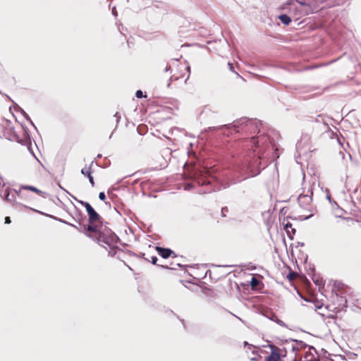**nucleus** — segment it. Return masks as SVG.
<instances>
[{"instance_id": "f257e3e1", "label": "nucleus", "mask_w": 361, "mask_h": 361, "mask_svg": "<svg viewBox=\"0 0 361 361\" xmlns=\"http://www.w3.org/2000/svg\"><path fill=\"white\" fill-rule=\"evenodd\" d=\"M250 143L252 152L247 156L240 168L242 179L258 175L260 173L261 165H264L262 169L267 166V163H262L265 157L264 153L269 148L274 149L275 147L274 140L271 139L269 135L264 133L252 137Z\"/></svg>"}, {"instance_id": "f03ea898", "label": "nucleus", "mask_w": 361, "mask_h": 361, "mask_svg": "<svg viewBox=\"0 0 361 361\" xmlns=\"http://www.w3.org/2000/svg\"><path fill=\"white\" fill-rule=\"evenodd\" d=\"M56 219L61 223L68 224L76 228L80 232L84 233L87 237L92 238L103 247H105V245L111 246L116 243L118 240L117 235L110 230H98V226L96 223L90 224V225H87V226H85L83 228H82V227L78 228L75 225L69 224L63 219Z\"/></svg>"}, {"instance_id": "7ed1b4c3", "label": "nucleus", "mask_w": 361, "mask_h": 361, "mask_svg": "<svg viewBox=\"0 0 361 361\" xmlns=\"http://www.w3.org/2000/svg\"><path fill=\"white\" fill-rule=\"evenodd\" d=\"M190 178L200 186H210L209 189L200 191L199 193H209L215 190L214 183L216 178L207 168H193L190 172Z\"/></svg>"}, {"instance_id": "20e7f679", "label": "nucleus", "mask_w": 361, "mask_h": 361, "mask_svg": "<svg viewBox=\"0 0 361 361\" xmlns=\"http://www.w3.org/2000/svg\"><path fill=\"white\" fill-rule=\"evenodd\" d=\"M261 126V122L256 119L242 118L240 120L235 121L233 124L224 125L219 127H213L212 129L218 130L221 129L223 128H228L233 127L238 133L243 131L252 134L255 133L256 132H257V133H259ZM209 129H212V128H209Z\"/></svg>"}, {"instance_id": "39448f33", "label": "nucleus", "mask_w": 361, "mask_h": 361, "mask_svg": "<svg viewBox=\"0 0 361 361\" xmlns=\"http://www.w3.org/2000/svg\"><path fill=\"white\" fill-rule=\"evenodd\" d=\"M314 183L308 185L307 193H300L298 197L299 206L302 209L310 212L311 214L304 218V220L309 219L314 214L315 208L312 204L313 185Z\"/></svg>"}, {"instance_id": "423d86ee", "label": "nucleus", "mask_w": 361, "mask_h": 361, "mask_svg": "<svg viewBox=\"0 0 361 361\" xmlns=\"http://www.w3.org/2000/svg\"><path fill=\"white\" fill-rule=\"evenodd\" d=\"M80 203L86 209V212L89 216L90 224L101 222V216L88 202L80 201Z\"/></svg>"}, {"instance_id": "0eeeda50", "label": "nucleus", "mask_w": 361, "mask_h": 361, "mask_svg": "<svg viewBox=\"0 0 361 361\" xmlns=\"http://www.w3.org/2000/svg\"><path fill=\"white\" fill-rule=\"evenodd\" d=\"M93 161L91 162L90 165L89 166H85L81 169V173L84 176L87 177L89 179L90 183L92 187L94 186V181L93 176H92V166L93 165Z\"/></svg>"}, {"instance_id": "6e6552de", "label": "nucleus", "mask_w": 361, "mask_h": 361, "mask_svg": "<svg viewBox=\"0 0 361 361\" xmlns=\"http://www.w3.org/2000/svg\"><path fill=\"white\" fill-rule=\"evenodd\" d=\"M158 254L164 259H167L171 256L176 257V254L169 248H164L159 246L156 247Z\"/></svg>"}, {"instance_id": "1a4fd4ad", "label": "nucleus", "mask_w": 361, "mask_h": 361, "mask_svg": "<svg viewBox=\"0 0 361 361\" xmlns=\"http://www.w3.org/2000/svg\"><path fill=\"white\" fill-rule=\"evenodd\" d=\"M291 342H293V343H291L288 347L290 348L292 352H296L300 349L308 347V345L302 341L292 339Z\"/></svg>"}, {"instance_id": "9d476101", "label": "nucleus", "mask_w": 361, "mask_h": 361, "mask_svg": "<svg viewBox=\"0 0 361 361\" xmlns=\"http://www.w3.org/2000/svg\"><path fill=\"white\" fill-rule=\"evenodd\" d=\"M264 361H281L279 353H275L274 350L265 359Z\"/></svg>"}, {"instance_id": "9b49d317", "label": "nucleus", "mask_w": 361, "mask_h": 361, "mask_svg": "<svg viewBox=\"0 0 361 361\" xmlns=\"http://www.w3.org/2000/svg\"><path fill=\"white\" fill-rule=\"evenodd\" d=\"M280 20L286 25H288L291 22V18L286 14H281L279 16Z\"/></svg>"}, {"instance_id": "f8f14e48", "label": "nucleus", "mask_w": 361, "mask_h": 361, "mask_svg": "<svg viewBox=\"0 0 361 361\" xmlns=\"http://www.w3.org/2000/svg\"><path fill=\"white\" fill-rule=\"evenodd\" d=\"M20 189H23V190H30V191H32V192H35L37 194H41L42 193V192L41 190H39V189H37V188L34 187V186H31V185H22L20 187Z\"/></svg>"}, {"instance_id": "ddd939ff", "label": "nucleus", "mask_w": 361, "mask_h": 361, "mask_svg": "<svg viewBox=\"0 0 361 361\" xmlns=\"http://www.w3.org/2000/svg\"><path fill=\"white\" fill-rule=\"evenodd\" d=\"M20 113L22 114V115L23 116V117L27 121H29L31 125L35 128H36L35 124L33 123V122L32 121L30 117L29 116V115L23 109H20Z\"/></svg>"}, {"instance_id": "4468645a", "label": "nucleus", "mask_w": 361, "mask_h": 361, "mask_svg": "<svg viewBox=\"0 0 361 361\" xmlns=\"http://www.w3.org/2000/svg\"><path fill=\"white\" fill-rule=\"evenodd\" d=\"M291 227H292V224L289 222L284 224V228L286 229L288 237L290 238H292V236H290V231L289 228H290Z\"/></svg>"}, {"instance_id": "2eb2a0df", "label": "nucleus", "mask_w": 361, "mask_h": 361, "mask_svg": "<svg viewBox=\"0 0 361 361\" xmlns=\"http://www.w3.org/2000/svg\"><path fill=\"white\" fill-rule=\"evenodd\" d=\"M259 281L258 279H257L255 277L252 278V280H251L252 287H253V288L257 287L259 285Z\"/></svg>"}, {"instance_id": "dca6fc26", "label": "nucleus", "mask_w": 361, "mask_h": 361, "mask_svg": "<svg viewBox=\"0 0 361 361\" xmlns=\"http://www.w3.org/2000/svg\"><path fill=\"white\" fill-rule=\"evenodd\" d=\"M194 188V185L192 183H188L184 185V190H190Z\"/></svg>"}, {"instance_id": "f3484780", "label": "nucleus", "mask_w": 361, "mask_h": 361, "mask_svg": "<svg viewBox=\"0 0 361 361\" xmlns=\"http://www.w3.org/2000/svg\"><path fill=\"white\" fill-rule=\"evenodd\" d=\"M135 96L137 98H142L146 97L145 95L143 94L142 91L140 90L136 91Z\"/></svg>"}, {"instance_id": "a211bd4d", "label": "nucleus", "mask_w": 361, "mask_h": 361, "mask_svg": "<svg viewBox=\"0 0 361 361\" xmlns=\"http://www.w3.org/2000/svg\"><path fill=\"white\" fill-rule=\"evenodd\" d=\"M178 80V78H177V77H174L173 75H171V76L170 77V78H169V82H168V84H167V87H169L171 86V82H172L173 80Z\"/></svg>"}, {"instance_id": "6ab92c4d", "label": "nucleus", "mask_w": 361, "mask_h": 361, "mask_svg": "<svg viewBox=\"0 0 361 361\" xmlns=\"http://www.w3.org/2000/svg\"><path fill=\"white\" fill-rule=\"evenodd\" d=\"M99 200H102V201H104L105 199H106V195L104 192H99Z\"/></svg>"}, {"instance_id": "aec40b11", "label": "nucleus", "mask_w": 361, "mask_h": 361, "mask_svg": "<svg viewBox=\"0 0 361 361\" xmlns=\"http://www.w3.org/2000/svg\"><path fill=\"white\" fill-rule=\"evenodd\" d=\"M274 317H276V322L279 324L280 326H285V324L283 321H281V319H278L276 316H274Z\"/></svg>"}, {"instance_id": "412c9836", "label": "nucleus", "mask_w": 361, "mask_h": 361, "mask_svg": "<svg viewBox=\"0 0 361 361\" xmlns=\"http://www.w3.org/2000/svg\"><path fill=\"white\" fill-rule=\"evenodd\" d=\"M228 212V209L227 207H224L221 209V213L224 216H226V212Z\"/></svg>"}, {"instance_id": "4be33fe9", "label": "nucleus", "mask_w": 361, "mask_h": 361, "mask_svg": "<svg viewBox=\"0 0 361 361\" xmlns=\"http://www.w3.org/2000/svg\"><path fill=\"white\" fill-rule=\"evenodd\" d=\"M150 258H151V262L153 264H156V263L157 262V257L156 256H151Z\"/></svg>"}, {"instance_id": "5701e85b", "label": "nucleus", "mask_w": 361, "mask_h": 361, "mask_svg": "<svg viewBox=\"0 0 361 361\" xmlns=\"http://www.w3.org/2000/svg\"><path fill=\"white\" fill-rule=\"evenodd\" d=\"M168 71H171V67L169 64H166L165 68H164V72H168Z\"/></svg>"}, {"instance_id": "b1692460", "label": "nucleus", "mask_w": 361, "mask_h": 361, "mask_svg": "<svg viewBox=\"0 0 361 361\" xmlns=\"http://www.w3.org/2000/svg\"><path fill=\"white\" fill-rule=\"evenodd\" d=\"M114 117H115V118H116V123H118V122H119V120H120V118H121V116H120V114H119L118 112H116V113L114 114Z\"/></svg>"}, {"instance_id": "393cba45", "label": "nucleus", "mask_w": 361, "mask_h": 361, "mask_svg": "<svg viewBox=\"0 0 361 361\" xmlns=\"http://www.w3.org/2000/svg\"><path fill=\"white\" fill-rule=\"evenodd\" d=\"M307 188H308V186L307 187L305 184L303 185V187H302V192L301 193H307Z\"/></svg>"}, {"instance_id": "a878e982", "label": "nucleus", "mask_w": 361, "mask_h": 361, "mask_svg": "<svg viewBox=\"0 0 361 361\" xmlns=\"http://www.w3.org/2000/svg\"><path fill=\"white\" fill-rule=\"evenodd\" d=\"M186 69H187V71H188V77H187V78H186V80H185V82H186V81H187V80L189 78V75H190V67L189 66H186Z\"/></svg>"}, {"instance_id": "bb28decb", "label": "nucleus", "mask_w": 361, "mask_h": 361, "mask_svg": "<svg viewBox=\"0 0 361 361\" xmlns=\"http://www.w3.org/2000/svg\"><path fill=\"white\" fill-rule=\"evenodd\" d=\"M10 223H11V219H10V217L6 216V217L5 218V224H10Z\"/></svg>"}, {"instance_id": "cd10ccee", "label": "nucleus", "mask_w": 361, "mask_h": 361, "mask_svg": "<svg viewBox=\"0 0 361 361\" xmlns=\"http://www.w3.org/2000/svg\"><path fill=\"white\" fill-rule=\"evenodd\" d=\"M228 66H229V69H230V71H233V63H228Z\"/></svg>"}, {"instance_id": "c85d7f7f", "label": "nucleus", "mask_w": 361, "mask_h": 361, "mask_svg": "<svg viewBox=\"0 0 361 361\" xmlns=\"http://www.w3.org/2000/svg\"><path fill=\"white\" fill-rule=\"evenodd\" d=\"M112 13L116 16L117 15V12H116V8L114 7L112 8Z\"/></svg>"}, {"instance_id": "c756f323", "label": "nucleus", "mask_w": 361, "mask_h": 361, "mask_svg": "<svg viewBox=\"0 0 361 361\" xmlns=\"http://www.w3.org/2000/svg\"><path fill=\"white\" fill-rule=\"evenodd\" d=\"M293 275H294V273H293V272H291V273H290V274H288V277L289 280H292V279H293Z\"/></svg>"}, {"instance_id": "7c9ffc66", "label": "nucleus", "mask_w": 361, "mask_h": 361, "mask_svg": "<svg viewBox=\"0 0 361 361\" xmlns=\"http://www.w3.org/2000/svg\"><path fill=\"white\" fill-rule=\"evenodd\" d=\"M290 233H293V234L295 233V229L293 228L292 227L290 228Z\"/></svg>"}, {"instance_id": "2f4dec72", "label": "nucleus", "mask_w": 361, "mask_h": 361, "mask_svg": "<svg viewBox=\"0 0 361 361\" xmlns=\"http://www.w3.org/2000/svg\"><path fill=\"white\" fill-rule=\"evenodd\" d=\"M20 190H21V189L20 188V190H19L18 191L17 190L16 196H17V195H18V196H20V195H21Z\"/></svg>"}, {"instance_id": "473e14b6", "label": "nucleus", "mask_w": 361, "mask_h": 361, "mask_svg": "<svg viewBox=\"0 0 361 361\" xmlns=\"http://www.w3.org/2000/svg\"><path fill=\"white\" fill-rule=\"evenodd\" d=\"M59 187H60V188H61V190H63L64 192H66V193H68V192L66 189H64L63 187H61V185H59Z\"/></svg>"}, {"instance_id": "72a5a7b5", "label": "nucleus", "mask_w": 361, "mask_h": 361, "mask_svg": "<svg viewBox=\"0 0 361 361\" xmlns=\"http://www.w3.org/2000/svg\"><path fill=\"white\" fill-rule=\"evenodd\" d=\"M303 245H304V243H300V242L298 243V246H301L302 247Z\"/></svg>"}, {"instance_id": "f704fd0d", "label": "nucleus", "mask_w": 361, "mask_h": 361, "mask_svg": "<svg viewBox=\"0 0 361 361\" xmlns=\"http://www.w3.org/2000/svg\"><path fill=\"white\" fill-rule=\"evenodd\" d=\"M244 345L246 346V345H250L247 341H245L244 342Z\"/></svg>"}, {"instance_id": "c9c22d12", "label": "nucleus", "mask_w": 361, "mask_h": 361, "mask_svg": "<svg viewBox=\"0 0 361 361\" xmlns=\"http://www.w3.org/2000/svg\"><path fill=\"white\" fill-rule=\"evenodd\" d=\"M309 349L311 350H313L314 352H316L315 350V348L314 347H309Z\"/></svg>"}, {"instance_id": "e433bc0d", "label": "nucleus", "mask_w": 361, "mask_h": 361, "mask_svg": "<svg viewBox=\"0 0 361 361\" xmlns=\"http://www.w3.org/2000/svg\"><path fill=\"white\" fill-rule=\"evenodd\" d=\"M162 268H164V269H169V267L167 266H161Z\"/></svg>"}, {"instance_id": "4c0bfd02", "label": "nucleus", "mask_w": 361, "mask_h": 361, "mask_svg": "<svg viewBox=\"0 0 361 361\" xmlns=\"http://www.w3.org/2000/svg\"><path fill=\"white\" fill-rule=\"evenodd\" d=\"M101 157H102V155H101V154H98V155H97V158H100Z\"/></svg>"}, {"instance_id": "58836bf2", "label": "nucleus", "mask_w": 361, "mask_h": 361, "mask_svg": "<svg viewBox=\"0 0 361 361\" xmlns=\"http://www.w3.org/2000/svg\"><path fill=\"white\" fill-rule=\"evenodd\" d=\"M327 199L330 200V196L327 195Z\"/></svg>"}, {"instance_id": "ea45409f", "label": "nucleus", "mask_w": 361, "mask_h": 361, "mask_svg": "<svg viewBox=\"0 0 361 361\" xmlns=\"http://www.w3.org/2000/svg\"><path fill=\"white\" fill-rule=\"evenodd\" d=\"M147 261H149V257L145 258Z\"/></svg>"}, {"instance_id": "a19ab883", "label": "nucleus", "mask_w": 361, "mask_h": 361, "mask_svg": "<svg viewBox=\"0 0 361 361\" xmlns=\"http://www.w3.org/2000/svg\"><path fill=\"white\" fill-rule=\"evenodd\" d=\"M286 343L289 345V343L288 342V341H286Z\"/></svg>"}]
</instances>
